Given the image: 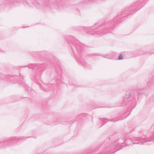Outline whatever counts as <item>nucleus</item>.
I'll list each match as a JSON object with an SVG mask.
<instances>
[{
  "instance_id": "20e7f679",
  "label": "nucleus",
  "mask_w": 154,
  "mask_h": 154,
  "mask_svg": "<svg viewBox=\"0 0 154 154\" xmlns=\"http://www.w3.org/2000/svg\"><path fill=\"white\" fill-rule=\"evenodd\" d=\"M103 57L108 58H110L111 57L110 55H106L103 56Z\"/></svg>"
},
{
  "instance_id": "f257e3e1",
  "label": "nucleus",
  "mask_w": 154,
  "mask_h": 154,
  "mask_svg": "<svg viewBox=\"0 0 154 154\" xmlns=\"http://www.w3.org/2000/svg\"><path fill=\"white\" fill-rule=\"evenodd\" d=\"M143 138H135L134 139H133L131 140V141L133 142V144H137L141 143V144H144V142L146 141H149L152 140V139H150V138H148L145 140V141L144 142H140L141 141L143 140Z\"/></svg>"
},
{
  "instance_id": "7ed1b4c3",
  "label": "nucleus",
  "mask_w": 154,
  "mask_h": 154,
  "mask_svg": "<svg viewBox=\"0 0 154 154\" xmlns=\"http://www.w3.org/2000/svg\"><path fill=\"white\" fill-rule=\"evenodd\" d=\"M131 93L129 91H127L126 94V97L127 99H129L131 96Z\"/></svg>"
},
{
  "instance_id": "f03ea898",
  "label": "nucleus",
  "mask_w": 154,
  "mask_h": 154,
  "mask_svg": "<svg viewBox=\"0 0 154 154\" xmlns=\"http://www.w3.org/2000/svg\"><path fill=\"white\" fill-rule=\"evenodd\" d=\"M118 143L117 141L115 142L114 143H113L112 145L113 146V148H111L112 149H113L114 148H116V151L120 150L121 149H117V148L119 146H122V144L121 143H120L119 144H117Z\"/></svg>"
},
{
  "instance_id": "39448f33",
  "label": "nucleus",
  "mask_w": 154,
  "mask_h": 154,
  "mask_svg": "<svg viewBox=\"0 0 154 154\" xmlns=\"http://www.w3.org/2000/svg\"><path fill=\"white\" fill-rule=\"evenodd\" d=\"M123 58V56L122 55V54H120L118 57V60H122V59Z\"/></svg>"
}]
</instances>
